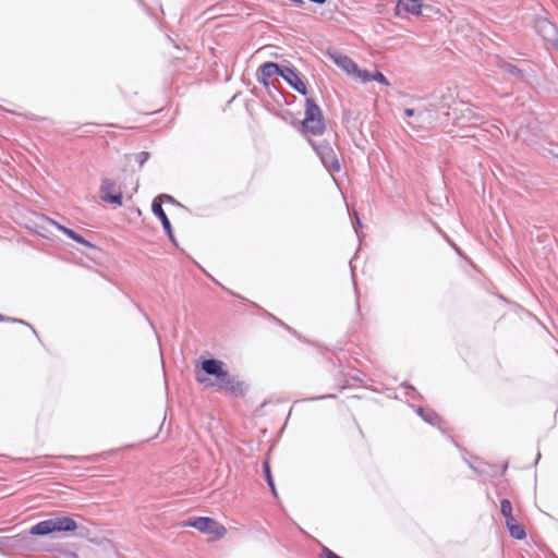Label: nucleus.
<instances>
[{"label":"nucleus","instance_id":"nucleus-26","mask_svg":"<svg viewBox=\"0 0 558 558\" xmlns=\"http://www.w3.org/2000/svg\"><path fill=\"white\" fill-rule=\"evenodd\" d=\"M353 214H354V216H355V220H356V222H355V223H352V227H353V229H354V231H355V233H356V235H357L359 240L361 241V239H362V234H361V232H360V230H359V229H360V228H362V223H361L360 218L357 217L356 213H355V211H353Z\"/></svg>","mask_w":558,"mask_h":558},{"label":"nucleus","instance_id":"nucleus-36","mask_svg":"<svg viewBox=\"0 0 558 558\" xmlns=\"http://www.w3.org/2000/svg\"><path fill=\"white\" fill-rule=\"evenodd\" d=\"M445 239H446V241H448V242H449V243H450V244H451V245H452L457 251H459V250L454 246V244H452V243L450 242L449 238H447V236L445 235Z\"/></svg>","mask_w":558,"mask_h":558},{"label":"nucleus","instance_id":"nucleus-5","mask_svg":"<svg viewBox=\"0 0 558 558\" xmlns=\"http://www.w3.org/2000/svg\"><path fill=\"white\" fill-rule=\"evenodd\" d=\"M534 28L543 39L550 43L558 50V29L555 24L546 17H537L534 21Z\"/></svg>","mask_w":558,"mask_h":558},{"label":"nucleus","instance_id":"nucleus-31","mask_svg":"<svg viewBox=\"0 0 558 558\" xmlns=\"http://www.w3.org/2000/svg\"><path fill=\"white\" fill-rule=\"evenodd\" d=\"M166 233L169 236V239L175 244V238H174V234H173L171 226H170V231H166Z\"/></svg>","mask_w":558,"mask_h":558},{"label":"nucleus","instance_id":"nucleus-38","mask_svg":"<svg viewBox=\"0 0 558 558\" xmlns=\"http://www.w3.org/2000/svg\"><path fill=\"white\" fill-rule=\"evenodd\" d=\"M350 378H351V379H353V378H354V379H359V377L353 376L352 374L350 375Z\"/></svg>","mask_w":558,"mask_h":558},{"label":"nucleus","instance_id":"nucleus-39","mask_svg":"<svg viewBox=\"0 0 558 558\" xmlns=\"http://www.w3.org/2000/svg\"><path fill=\"white\" fill-rule=\"evenodd\" d=\"M199 383H204L205 380L203 378H197Z\"/></svg>","mask_w":558,"mask_h":558},{"label":"nucleus","instance_id":"nucleus-40","mask_svg":"<svg viewBox=\"0 0 558 558\" xmlns=\"http://www.w3.org/2000/svg\"><path fill=\"white\" fill-rule=\"evenodd\" d=\"M539 458H541V453L538 452L537 457H536V461L539 460Z\"/></svg>","mask_w":558,"mask_h":558},{"label":"nucleus","instance_id":"nucleus-6","mask_svg":"<svg viewBox=\"0 0 558 558\" xmlns=\"http://www.w3.org/2000/svg\"><path fill=\"white\" fill-rule=\"evenodd\" d=\"M313 148L317 153L324 166L329 170H340V163L336 157L333 149L327 144H317L316 142H311Z\"/></svg>","mask_w":558,"mask_h":558},{"label":"nucleus","instance_id":"nucleus-22","mask_svg":"<svg viewBox=\"0 0 558 558\" xmlns=\"http://www.w3.org/2000/svg\"><path fill=\"white\" fill-rule=\"evenodd\" d=\"M500 511H501L502 515L505 517V519L512 515V505H511L510 500L502 499L500 501Z\"/></svg>","mask_w":558,"mask_h":558},{"label":"nucleus","instance_id":"nucleus-4","mask_svg":"<svg viewBox=\"0 0 558 558\" xmlns=\"http://www.w3.org/2000/svg\"><path fill=\"white\" fill-rule=\"evenodd\" d=\"M100 198L104 202L114 204L117 206L122 205V192L118 184L108 178L101 180L100 190H99Z\"/></svg>","mask_w":558,"mask_h":558},{"label":"nucleus","instance_id":"nucleus-27","mask_svg":"<svg viewBox=\"0 0 558 558\" xmlns=\"http://www.w3.org/2000/svg\"><path fill=\"white\" fill-rule=\"evenodd\" d=\"M155 198H160V204L162 205V202H169V203H177L175 199L171 196V195H168V194H160L158 196H156Z\"/></svg>","mask_w":558,"mask_h":558},{"label":"nucleus","instance_id":"nucleus-12","mask_svg":"<svg viewBox=\"0 0 558 558\" xmlns=\"http://www.w3.org/2000/svg\"><path fill=\"white\" fill-rule=\"evenodd\" d=\"M151 210H153L154 215L160 220L165 231H170L171 223L160 204V198L153 199Z\"/></svg>","mask_w":558,"mask_h":558},{"label":"nucleus","instance_id":"nucleus-30","mask_svg":"<svg viewBox=\"0 0 558 558\" xmlns=\"http://www.w3.org/2000/svg\"><path fill=\"white\" fill-rule=\"evenodd\" d=\"M166 233L169 236V239L175 244V238H174V234H173L171 226H170V231H166Z\"/></svg>","mask_w":558,"mask_h":558},{"label":"nucleus","instance_id":"nucleus-32","mask_svg":"<svg viewBox=\"0 0 558 558\" xmlns=\"http://www.w3.org/2000/svg\"><path fill=\"white\" fill-rule=\"evenodd\" d=\"M3 320H11V322H14V323L25 324L22 319H11V318H5V317H3V316L0 314V322H3Z\"/></svg>","mask_w":558,"mask_h":558},{"label":"nucleus","instance_id":"nucleus-1","mask_svg":"<svg viewBox=\"0 0 558 558\" xmlns=\"http://www.w3.org/2000/svg\"><path fill=\"white\" fill-rule=\"evenodd\" d=\"M77 529V523L70 517H54L40 521L29 530L32 535L46 536L57 532H73Z\"/></svg>","mask_w":558,"mask_h":558},{"label":"nucleus","instance_id":"nucleus-10","mask_svg":"<svg viewBox=\"0 0 558 558\" xmlns=\"http://www.w3.org/2000/svg\"><path fill=\"white\" fill-rule=\"evenodd\" d=\"M460 113L461 116L456 118L458 125H476L477 122L482 121V117L471 106L462 105Z\"/></svg>","mask_w":558,"mask_h":558},{"label":"nucleus","instance_id":"nucleus-29","mask_svg":"<svg viewBox=\"0 0 558 558\" xmlns=\"http://www.w3.org/2000/svg\"><path fill=\"white\" fill-rule=\"evenodd\" d=\"M404 114H405L407 117H409V118L414 117V116H415V110H414V109H411V108H407V109L404 110Z\"/></svg>","mask_w":558,"mask_h":558},{"label":"nucleus","instance_id":"nucleus-17","mask_svg":"<svg viewBox=\"0 0 558 558\" xmlns=\"http://www.w3.org/2000/svg\"><path fill=\"white\" fill-rule=\"evenodd\" d=\"M246 390V386L243 381L236 379L233 376H230L229 385L227 391H229L233 396H242Z\"/></svg>","mask_w":558,"mask_h":558},{"label":"nucleus","instance_id":"nucleus-11","mask_svg":"<svg viewBox=\"0 0 558 558\" xmlns=\"http://www.w3.org/2000/svg\"><path fill=\"white\" fill-rule=\"evenodd\" d=\"M202 369L206 374L215 376L216 378L225 376V373L227 372L225 363L216 359L204 360L202 362Z\"/></svg>","mask_w":558,"mask_h":558},{"label":"nucleus","instance_id":"nucleus-3","mask_svg":"<svg viewBox=\"0 0 558 558\" xmlns=\"http://www.w3.org/2000/svg\"><path fill=\"white\" fill-rule=\"evenodd\" d=\"M185 525L193 526L202 533L210 534L216 538H221L226 535V527L211 518L199 517L189 521Z\"/></svg>","mask_w":558,"mask_h":558},{"label":"nucleus","instance_id":"nucleus-35","mask_svg":"<svg viewBox=\"0 0 558 558\" xmlns=\"http://www.w3.org/2000/svg\"><path fill=\"white\" fill-rule=\"evenodd\" d=\"M333 396L331 395H328V396H320V397H316V398H312L311 400H319V399H326V398H332Z\"/></svg>","mask_w":558,"mask_h":558},{"label":"nucleus","instance_id":"nucleus-24","mask_svg":"<svg viewBox=\"0 0 558 558\" xmlns=\"http://www.w3.org/2000/svg\"><path fill=\"white\" fill-rule=\"evenodd\" d=\"M501 66L509 74L519 75L521 73V71L515 65L510 63L505 62Z\"/></svg>","mask_w":558,"mask_h":558},{"label":"nucleus","instance_id":"nucleus-2","mask_svg":"<svg viewBox=\"0 0 558 558\" xmlns=\"http://www.w3.org/2000/svg\"><path fill=\"white\" fill-rule=\"evenodd\" d=\"M325 123L322 111L312 98L305 102V118L302 122V132L308 135H320L324 133Z\"/></svg>","mask_w":558,"mask_h":558},{"label":"nucleus","instance_id":"nucleus-14","mask_svg":"<svg viewBox=\"0 0 558 558\" xmlns=\"http://www.w3.org/2000/svg\"><path fill=\"white\" fill-rule=\"evenodd\" d=\"M49 223L52 225L53 227H56L59 231L64 233L70 239L74 240L75 242L81 243V244L86 245V246H92V244L88 241H86L83 236H81L78 233H76L72 229H69V228H66L64 226H61V225H59L58 222H56L53 220H49Z\"/></svg>","mask_w":558,"mask_h":558},{"label":"nucleus","instance_id":"nucleus-23","mask_svg":"<svg viewBox=\"0 0 558 558\" xmlns=\"http://www.w3.org/2000/svg\"><path fill=\"white\" fill-rule=\"evenodd\" d=\"M373 81H376L377 83H379L381 85L389 86V82L386 78V76L377 70L374 71Z\"/></svg>","mask_w":558,"mask_h":558},{"label":"nucleus","instance_id":"nucleus-7","mask_svg":"<svg viewBox=\"0 0 558 558\" xmlns=\"http://www.w3.org/2000/svg\"><path fill=\"white\" fill-rule=\"evenodd\" d=\"M422 7V0H398L395 14L401 19H405L408 14L420 15Z\"/></svg>","mask_w":558,"mask_h":558},{"label":"nucleus","instance_id":"nucleus-21","mask_svg":"<svg viewBox=\"0 0 558 558\" xmlns=\"http://www.w3.org/2000/svg\"><path fill=\"white\" fill-rule=\"evenodd\" d=\"M216 383L213 384L218 390H225L227 391L228 389V385H229V380H230V375L228 373V371L225 373V376H221V377H217L216 378Z\"/></svg>","mask_w":558,"mask_h":558},{"label":"nucleus","instance_id":"nucleus-15","mask_svg":"<svg viewBox=\"0 0 558 558\" xmlns=\"http://www.w3.org/2000/svg\"><path fill=\"white\" fill-rule=\"evenodd\" d=\"M415 412L428 424L438 425L440 422V417L438 414L432 409H425L422 407H417Z\"/></svg>","mask_w":558,"mask_h":558},{"label":"nucleus","instance_id":"nucleus-9","mask_svg":"<svg viewBox=\"0 0 558 558\" xmlns=\"http://www.w3.org/2000/svg\"><path fill=\"white\" fill-rule=\"evenodd\" d=\"M284 65H279L275 62H265L262 64L257 71V80L259 83H262L265 87L269 86L268 80L272 77L274 75H280L282 73Z\"/></svg>","mask_w":558,"mask_h":558},{"label":"nucleus","instance_id":"nucleus-8","mask_svg":"<svg viewBox=\"0 0 558 558\" xmlns=\"http://www.w3.org/2000/svg\"><path fill=\"white\" fill-rule=\"evenodd\" d=\"M281 77L296 92L306 95L307 88L299 73L291 66L284 65Z\"/></svg>","mask_w":558,"mask_h":558},{"label":"nucleus","instance_id":"nucleus-20","mask_svg":"<svg viewBox=\"0 0 558 558\" xmlns=\"http://www.w3.org/2000/svg\"><path fill=\"white\" fill-rule=\"evenodd\" d=\"M435 120L436 118L432 114V111L429 110L421 111L417 114V122L420 123V125L432 124Z\"/></svg>","mask_w":558,"mask_h":558},{"label":"nucleus","instance_id":"nucleus-19","mask_svg":"<svg viewBox=\"0 0 558 558\" xmlns=\"http://www.w3.org/2000/svg\"><path fill=\"white\" fill-rule=\"evenodd\" d=\"M263 469H264V473H265V477H266L267 484L270 487L272 494L276 496L277 495V490H276L275 483H274V480H272V476H271L270 466H269L268 461H265L263 463Z\"/></svg>","mask_w":558,"mask_h":558},{"label":"nucleus","instance_id":"nucleus-18","mask_svg":"<svg viewBox=\"0 0 558 558\" xmlns=\"http://www.w3.org/2000/svg\"><path fill=\"white\" fill-rule=\"evenodd\" d=\"M509 533L515 539H523L526 536L523 525H521L519 523L511 524V526L509 529Z\"/></svg>","mask_w":558,"mask_h":558},{"label":"nucleus","instance_id":"nucleus-37","mask_svg":"<svg viewBox=\"0 0 558 558\" xmlns=\"http://www.w3.org/2000/svg\"><path fill=\"white\" fill-rule=\"evenodd\" d=\"M342 196H343V199H344V203H345V207L349 209V203L347 202V198H345V196L343 194H342Z\"/></svg>","mask_w":558,"mask_h":558},{"label":"nucleus","instance_id":"nucleus-13","mask_svg":"<svg viewBox=\"0 0 558 558\" xmlns=\"http://www.w3.org/2000/svg\"><path fill=\"white\" fill-rule=\"evenodd\" d=\"M351 76H353L360 83L365 84L373 81L374 71L371 72L368 70H363L359 68L356 63L351 61Z\"/></svg>","mask_w":558,"mask_h":558},{"label":"nucleus","instance_id":"nucleus-25","mask_svg":"<svg viewBox=\"0 0 558 558\" xmlns=\"http://www.w3.org/2000/svg\"><path fill=\"white\" fill-rule=\"evenodd\" d=\"M148 158H149V154L147 151H141L135 155V160L137 161V163L141 167L144 166V163L148 160Z\"/></svg>","mask_w":558,"mask_h":558},{"label":"nucleus","instance_id":"nucleus-28","mask_svg":"<svg viewBox=\"0 0 558 558\" xmlns=\"http://www.w3.org/2000/svg\"><path fill=\"white\" fill-rule=\"evenodd\" d=\"M505 520H506V526L508 527V530L510 529L511 524H517L513 515L508 517Z\"/></svg>","mask_w":558,"mask_h":558},{"label":"nucleus","instance_id":"nucleus-33","mask_svg":"<svg viewBox=\"0 0 558 558\" xmlns=\"http://www.w3.org/2000/svg\"><path fill=\"white\" fill-rule=\"evenodd\" d=\"M524 133H525V131H524L522 128H520V129H519V131H518V133H517V136L522 137L524 141H529V140L524 136Z\"/></svg>","mask_w":558,"mask_h":558},{"label":"nucleus","instance_id":"nucleus-16","mask_svg":"<svg viewBox=\"0 0 558 558\" xmlns=\"http://www.w3.org/2000/svg\"><path fill=\"white\" fill-rule=\"evenodd\" d=\"M328 57L344 72L349 73V58L336 49L328 51Z\"/></svg>","mask_w":558,"mask_h":558},{"label":"nucleus","instance_id":"nucleus-34","mask_svg":"<svg viewBox=\"0 0 558 558\" xmlns=\"http://www.w3.org/2000/svg\"><path fill=\"white\" fill-rule=\"evenodd\" d=\"M404 387H405V389H407V390H409V391L407 392V395H409V396H410V393H413V395H414V393H416L415 388L410 387V386H404Z\"/></svg>","mask_w":558,"mask_h":558}]
</instances>
